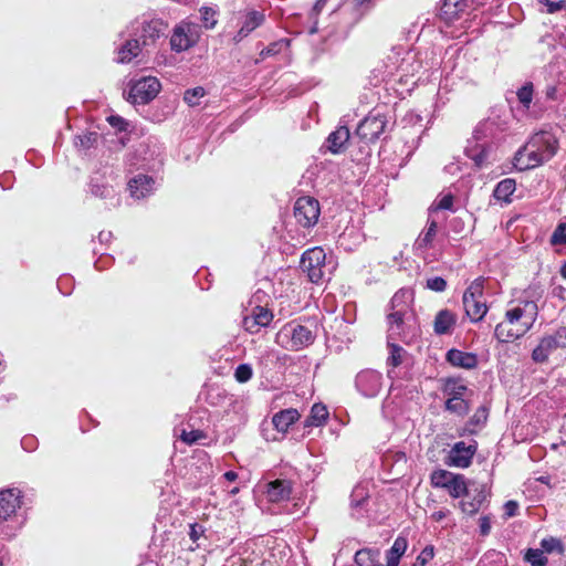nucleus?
Listing matches in <instances>:
<instances>
[{"label":"nucleus","instance_id":"nucleus-1","mask_svg":"<svg viewBox=\"0 0 566 566\" xmlns=\"http://www.w3.org/2000/svg\"><path fill=\"white\" fill-rule=\"evenodd\" d=\"M543 291L537 285L528 286L517 303L505 313V319L494 329L495 338L501 343H511L524 336L535 324L538 316L537 301Z\"/></svg>","mask_w":566,"mask_h":566},{"label":"nucleus","instance_id":"nucleus-2","mask_svg":"<svg viewBox=\"0 0 566 566\" xmlns=\"http://www.w3.org/2000/svg\"><path fill=\"white\" fill-rule=\"evenodd\" d=\"M410 298L411 293L408 290H399L394 294L387 315L388 339H400L409 344L417 336L418 328Z\"/></svg>","mask_w":566,"mask_h":566},{"label":"nucleus","instance_id":"nucleus-3","mask_svg":"<svg viewBox=\"0 0 566 566\" xmlns=\"http://www.w3.org/2000/svg\"><path fill=\"white\" fill-rule=\"evenodd\" d=\"M505 128L506 123L500 117H488L475 127L464 151L476 167L482 168L489 164L494 142Z\"/></svg>","mask_w":566,"mask_h":566},{"label":"nucleus","instance_id":"nucleus-4","mask_svg":"<svg viewBox=\"0 0 566 566\" xmlns=\"http://www.w3.org/2000/svg\"><path fill=\"white\" fill-rule=\"evenodd\" d=\"M558 140L548 130L535 133L528 142L521 147L513 159V165L518 170H527L551 160L557 153Z\"/></svg>","mask_w":566,"mask_h":566},{"label":"nucleus","instance_id":"nucleus-5","mask_svg":"<svg viewBox=\"0 0 566 566\" xmlns=\"http://www.w3.org/2000/svg\"><path fill=\"white\" fill-rule=\"evenodd\" d=\"M166 29L167 23L161 19L137 18L124 31L119 32L118 36L124 38L126 33L128 36H136L143 48L148 49L156 45L157 41L165 34Z\"/></svg>","mask_w":566,"mask_h":566},{"label":"nucleus","instance_id":"nucleus-6","mask_svg":"<svg viewBox=\"0 0 566 566\" xmlns=\"http://www.w3.org/2000/svg\"><path fill=\"white\" fill-rule=\"evenodd\" d=\"M390 117L381 108H374L358 124L356 135L365 144L378 140L390 127Z\"/></svg>","mask_w":566,"mask_h":566},{"label":"nucleus","instance_id":"nucleus-7","mask_svg":"<svg viewBox=\"0 0 566 566\" xmlns=\"http://www.w3.org/2000/svg\"><path fill=\"white\" fill-rule=\"evenodd\" d=\"M315 339L314 332L304 325L291 322L276 334V343L289 350H300Z\"/></svg>","mask_w":566,"mask_h":566},{"label":"nucleus","instance_id":"nucleus-8","mask_svg":"<svg viewBox=\"0 0 566 566\" xmlns=\"http://www.w3.org/2000/svg\"><path fill=\"white\" fill-rule=\"evenodd\" d=\"M483 282L482 277L475 279L463 293V307L472 323L480 322L488 313V306L483 301Z\"/></svg>","mask_w":566,"mask_h":566},{"label":"nucleus","instance_id":"nucleus-9","mask_svg":"<svg viewBox=\"0 0 566 566\" xmlns=\"http://www.w3.org/2000/svg\"><path fill=\"white\" fill-rule=\"evenodd\" d=\"M326 254L321 247L306 250L300 261L301 270L306 273L312 283L318 284L326 274Z\"/></svg>","mask_w":566,"mask_h":566},{"label":"nucleus","instance_id":"nucleus-10","mask_svg":"<svg viewBox=\"0 0 566 566\" xmlns=\"http://www.w3.org/2000/svg\"><path fill=\"white\" fill-rule=\"evenodd\" d=\"M430 478L431 484L434 488L447 489L450 496L453 499L471 495V490L467 485L464 476L461 474L440 469L433 471Z\"/></svg>","mask_w":566,"mask_h":566},{"label":"nucleus","instance_id":"nucleus-11","mask_svg":"<svg viewBox=\"0 0 566 566\" xmlns=\"http://www.w3.org/2000/svg\"><path fill=\"white\" fill-rule=\"evenodd\" d=\"M199 35V27L197 24L181 21L172 29L169 40L170 49L177 53L187 51L197 44Z\"/></svg>","mask_w":566,"mask_h":566},{"label":"nucleus","instance_id":"nucleus-12","mask_svg":"<svg viewBox=\"0 0 566 566\" xmlns=\"http://www.w3.org/2000/svg\"><path fill=\"white\" fill-rule=\"evenodd\" d=\"M160 91V83L156 77L146 76L136 81L129 88L128 101L135 105H144L153 101Z\"/></svg>","mask_w":566,"mask_h":566},{"label":"nucleus","instance_id":"nucleus-13","mask_svg":"<svg viewBox=\"0 0 566 566\" xmlns=\"http://www.w3.org/2000/svg\"><path fill=\"white\" fill-rule=\"evenodd\" d=\"M319 202L313 197H301L294 205V218L296 222L306 229L314 227L319 218Z\"/></svg>","mask_w":566,"mask_h":566},{"label":"nucleus","instance_id":"nucleus-14","mask_svg":"<svg viewBox=\"0 0 566 566\" xmlns=\"http://www.w3.org/2000/svg\"><path fill=\"white\" fill-rule=\"evenodd\" d=\"M382 386L384 377L375 369L360 370L355 377V388L365 398H375Z\"/></svg>","mask_w":566,"mask_h":566},{"label":"nucleus","instance_id":"nucleus-15","mask_svg":"<svg viewBox=\"0 0 566 566\" xmlns=\"http://www.w3.org/2000/svg\"><path fill=\"white\" fill-rule=\"evenodd\" d=\"M157 180L149 175L138 172L127 181V190L134 200H144L153 196L157 189Z\"/></svg>","mask_w":566,"mask_h":566},{"label":"nucleus","instance_id":"nucleus-16","mask_svg":"<svg viewBox=\"0 0 566 566\" xmlns=\"http://www.w3.org/2000/svg\"><path fill=\"white\" fill-rule=\"evenodd\" d=\"M516 97L518 101L517 114L521 116L537 119L542 115V109L537 107V102L533 103L534 85L532 82H525L517 91Z\"/></svg>","mask_w":566,"mask_h":566},{"label":"nucleus","instance_id":"nucleus-17","mask_svg":"<svg viewBox=\"0 0 566 566\" xmlns=\"http://www.w3.org/2000/svg\"><path fill=\"white\" fill-rule=\"evenodd\" d=\"M422 69L423 73L429 71L428 67H423L422 61L418 57L417 54L407 52L397 67L399 82L407 84L409 78L417 76V78L412 81V84H416L418 81L422 80V74H420Z\"/></svg>","mask_w":566,"mask_h":566},{"label":"nucleus","instance_id":"nucleus-18","mask_svg":"<svg viewBox=\"0 0 566 566\" xmlns=\"http://www.w3.org/2000/svg\"><path fill=\"white\" fill-rule=\"evenodd\" d=\"M273 321V313L261 305H255L242 321L243 328L250 334H256L262 327H268Z\"/></svg>","mask_w":566,"mask_h":566},{"label":"nucleus","instance_id":"nucleus-19","mask_svg":"<svg viewBox=\"0 0 566 566\" xmlns=\"http://www.w3.org/2000/svg\"><path fill=\"white\" fill-rule=\"evenodd\" d=\"M476 450V441L472 440L470 443L459 441L454 443L449 452V463L457 468H468Z\"/></svg>","mask_w":566,"mask_h":566},{"label":"nucleus","instance_id":"nucleus-20","mask_svg":"<svg viewBox=\"0 0 566 566\" xmlns=\"http://www.w3.org/2000/svg\"><path fill=\"white\" fill-rule=\"evenodd\" d=\"M293 482L289 479H275L265 484L264 494L269 502L283 503L291 499Z\"/></svg>","mask_w":566,"mask_h":566},{"label":"nucleus","instance_id":"nucleus-21","mask_svg":"<svg viewBox=\"0 0 566 566\" xmlns=\"http://www.w3.org/2000/svg\"><path fill=\"white\" fill-rule=\"evenodd\" d=\"M265 21V14L259 10H248L242 18L241 27L233 36L235 43L241 42Z\"/></svg>","mask_w":566,"mask_h":566},{"label":"nucleus","instance_id":"nucleus-22","mask_svg":"<svg viewBox=\"0 0 566 566\" xmlns=\"http://www.w3.org/2000/svg\"><path fill=\"white\" fill-rule=\"evenodd\" d=\"M21 491L18 489H6L0 491V520L10 518L21 505Z\"/></svg>","mask_w":566,"mask_h":566},{"label":"nucleus","instance_id":"nucleus-23","mask_svg":"<svg viewBox=\"0 0 566 566\" xmlns=\"http://www.w3.org/2000/svg\"><path fill=\"white\" fill-rule=\"evenodd\" d=\"M125 41L117 50L116 62L126 64L137 57L143 50V45L136 36H128L127 33L123 38Z\"/></svg>","mask_w":566,"mask_h":566},{"label":"nucleus","instance_id":"nucleus-24","mask_svg":"<svg viewBox=\"0 0 566 566\" xmlns=\"http://www.w3.org/2000/svg\"><path fill=\"white\" fill-rule=\"evenodd\" d=\"M471 490V495L460 502V509L468 515H474L486 500V492L483 486L476 485Z\"/></svg>","mask_w":566,"mask_h":566},{"label":"nucleus","instance_id":"nucleus-25","mask_svg":"<svg viewBox=\"0 0 566 566\" xmlns=\"http://www.w3.org/2000/svg\"><path fill=\"white\" fill-rule=\"evenodd\" d=\"M457 315L450 310H441L437 313L433 321V331L437 335H449L453 332L457 324Z\"/></svg>","mask_w":566,"mask_h":566},{"label":"nucleus","instance_id":"nucleus-26","mask_svg":"<svg viewBox=\"0 0 566 566\" xmlns=\"http://www.w3.org/2000/svg\"><path fill=\"white\" fill-rule=\"evenodd\" d=\"M560 344L551 336L546 335L539 339L538 345L532 352V359L537 364L547 361L549 355L559 348Z\"/></svg>","mask_w":566,"mask_h":566},{"label":"nucleus","instance_id":"nucleus-27","mask_svg":"<svg viewBox=\"0 0 566 566\" xmlns=\"http://www.w3.org/2000/svg\"><path fill=\"white\" fill-rule=\"evenodd\" d=\"M467 7V0H443L440 7V18L447 23H451L465 11Z\"/></svg>","mask_w":566,"mask_h":566},{"label":"nucleus","instance_id":"nucleus-28","mask_svg":"<svg viewBox=\"0 0 566 566\" xmlns=\"http://www.w3.org/2000/svg\"><path fill=\"white\" fill-rule=\"evenodd\" d=\"M447 360L455 367L465 369L475 368L478 365V357L473 353L462 352L460 349L452 348L447 353Z\"/></svg>","mask_w":566,"mask_h":566},{"label":"nucleus","instance_id":"nucleus-29","mask_svg":"<svg viewBox=\"0 0 566 566\" xmlns=\"http://www.w3.org/2000/svg\"><path fill=\"white\" fill-rule=\"evenodd\" d=\"M350 137L349 129L346 126H339L326 138L325 146L333 154H339Z\"/></svg>","mask_w":566,"mask_h":566},{"label":"nucleus","instance_id":"nucleus-30","mask_svg":"<svg viewBox=\"0 0 566 566\" xmlns=\"http://www.w3.org/2000/svg\"><path fill=\"white\" fill-rule=\"evenodd\" d=\"M369 494L367 488L364 484H357L350 494V507L353 510V516L359 518L363 516L365 505L368 501Z\"/></svg>","mask_w":566,"mask_h":566},{"label":"nucleus","instance_id":"nucleus-31","mask_svg":"<svg viewBox=\"0 0 566 566\" xmlns=\"http://www.w3.org/2000/svg\"><path fill=\"white\" fill-rule=\"evenodd\" d=\"M300 418L296 409L290 408L276 412L272 418V423L279 432H286Z\"/></svg>","mask_w":566,"mask_h":566},{"label":"nucleus","instance_id":"nucleus-32","mask_svg":"<svg viewBox=\"0 0 566 566\" xmlns=\"http://www.w3.org/2000/svg\"><path fill=\"white\" fill-rule=\"evenodd\" d=\"M90 191L94 197L101 199H107L115 196L114 188L97 175L91 177Z\"/></svg>","mask_w":566,"mask_h":566},{"label":"nucleus","instance_id":"nucleus-33","mask_svg":"<svg viewBox=\"0 0 566 566\" xmlns=\"http://www.w3.org/2000/svg\"><path fill=\"white\" fill-rule=\"evenodd\" d=\"M408 547V541L403 536H398L390 549L386 554V566H398L401 556L405 554Z\"/></svg>","mask_w":566,"mask_h":566},{"label":"nucleus","instance_id":"nucleus-34","mask_svg":"<svg viewBox=\"0 0 566 566\" xmlns=\"http://www.w3.org/2000/svg\"><path fill=\"white\" fill-rule=\"evenodd\" d=\"M469 389L465 384L455 378H448L442 386V392L447 398L467 397Z\"/></svg>","mask_w":566,"mask_h":566},{"label":"nucleus","instance_id":"nucleus-35","mask_svg":"<svg viewBox=\"0 0 566 566\" xmlns=\"http://www.w3.org/2000/svg\"><path fill=\"white\" fill-rule=\"evenodd\" d=\"M438 223L434 220H429L426 229L419 234L415 242L417 250H427L431 248L432 241L437 235Z\"/></svg>","mask_w":566,"mask_h":566},{"label":"nucleus","instance_id":"nucleus-36","mask_svg":"<svg viewBox=\"0 0 566 566\" xmlns=\"http://www.w3.org/2000/svg\"><path fill=\"white\" fill-rule=\"evenodd\" d=\"M515 189H516L515 180L511 179V178H506V179L501 180L496 185V187L493 191V196L496 200L510 202L511 196L514 193Z\"/></svg>","mask_w":566,"mask_h":566},{"label":"nucleus","instance_id":"nucleus-37","mask_svg":"<svg viewBox=\"0 0 566 566\" xmlns=\"http://www.w3.org/2000/svg\"><path fill=\"white\" fill-rule=\"evenodd\" d=\"M328 419V410L322 403H315L312 409L310 416L305 420L306 427H319L323 426Z\"/></svg>","mask_w":566,"mask_h":566},{"label":"nucleus","instance_id":"nucleus-38","mask_svg":"<svg viewBox=\"0 0 566 566\" xmlns=\"http://www.w3.org/2000/svg\"><path fill=\"white\" fill-rule=\"evenodd\" d=\"M444 409L458 417H464L470 410V405L467 397L447 398L444 402Z\"/></svg>","mask_w":566,"mask_h":566},{"label":"nucleus","instance_id":"nucleus-39","mask_svg":"<svg viewBox=\"0 0 566 566\" xmlns=\"http://www.w3.org/2000/svg\"><path fill=\"white\" fill-rule=\"evenodd\" d=\"M354 560L357 566H376L380 564L378 560V552L369 548L357 551Z\"/></svg>","mask_w":566,"mask_h":566},{"label":"nucleus","instance_id":"nucleus-40","mask_svg":"<svg viewBox=\"0 0 566 566\" xmlns=\"http://www.w3.org/2000/svg\"><path fill=\"white\" fill-rule=\"evenodd\" d=\"M395 339H388L389 356L387 358L388 366L397 367L402 363V358L406 355V350L394 343Z\"/></svg>","mask_w":566,"mask_h":566},{"label":"nucleus","instance_id":"nucleus-41","mask_svg":"<svg viewBox=\"0 0 566 566\" xmlns=\"http://www.w3.org/2000/svg\"><path fill=\"white\" fill-rule=\"evenodd\" d=\"M199 13H200V19H201L202 25L207 30H211V29H213L217 25V23H218V20H217L218 11H217V9H214L212 7H208V6H202L199 9Z\"/></svg>","mask_w":566,"mask_h":566},{"label":"nucleus","instance_id":"nucleus-42","mask_svg":"<svg viewBox=\"0 0 566 566\" xmlns=\"http://www.w3.org/2000/svg\"><path fill=\"white\" fill-rule=\"evenodd\" d=\"M524 560L531 566H546L548 562L547 557L543 554V549L539 548L526 549Z\"/></svg>","mask_w":566,"mask_h":566},{"label":"nucleus","instance_id":"nucleus-43","mask_svg":"<svg viewBox=\"0 0 566 566\" xmlns=\"http://www.w3.org/2000/svg\"><path fill=\"white\" fill-rule=\"evenodd\" d=\"M98 137L99 135L96 132H87L83 135L75 136L74 145L81 149H90L96 144Z\"/></svg>","mask_w":566,"mask_h":566},{"label":"nucleus","instance_id":"nucleus-44","mask_svg":"<svg viewBox=\"0 0 566 566\" xmlns=\"http://www.w3.org/2000/svg\"><path fill=\"white\" fill-rule=\"evenodd\" d=\"M541 548L543 549V554H552L557 552L558 554H563L564 546L560 539L556 537H545L539 543Z\"/></svg>","mask_w":566,"mask_h":566},{"label":"nucleus","instance_id":"nucleus-45","mask_svg":"<svg viewBox=\"0 0 566 566\" xmlns=\"http://www.w3.org/2000/svg\"><path fill=\"white\" fill-rule=\"evenodd\" d=\"M327 0H316L315 4L313 6L312 10L308 14V20L311 21V27L308 32L311 34H314L318 31V15L323 8L325 7Z\"/></svg>","mask_w":566,"mask_h":566},{"label":"nucleus","instance_id":"nucleus-46","mask_svg":"<svg viewBox=\"0 0 566 566\" xmlns=\"http://www.w3.org/2000/svg\"><path fill=\"white\" fill-rule=\"evenodd\" d=\"M206 95V91L201 86H197L193 88H189L184 94V101L189 106L193 107L199 105L200 98H202Z\"/></svg>","mask_w":566,"mask_h":566},{"label":"nucleus","instance_id":"nucleus-47","mask_svg":"<svg viewBox=\"0 0 566 566\" xmlns=\"http://www.w3.org/2000/svg\"><path fill=\"white\" fill-rule=\"evenodd\" d=\"M289 44H290L289 40H280V41L273 42L269 46L264 48L260 52V55L263 59L266 56H274V55L281 53L284 49H286L289 46Z\"/></svg>","mask_w":566,"mask_h":566},{"label":"nucleus","instance_id":"nucleus-48","mask_svg":"<svg viewBox=\"0 0 566 566\" xmlns=\"http://www.w3.org/2000/svg\"><path fill=\"white\" fill-rule=\"evenodd\" d=\"M252 375L253 370L249 364H240L234 371V378L240 384L249 381Z\"/></svg>","mask_w":566,"mask_h":566},{"label":"nucleus","instance_id":"nucleus-49","mask_svg":"<svg viewBox=\"0 0 566 566\" xmlns=\"http://www.w3.org/2000/svg\"><path fill=\"white\" fill-rule=\"evenodd\" d=\"M180 438L185 443L191 446L193 443L199 442L201 439L206 438V434L201 430H184Z\"/></svg>","mask_w":566,"mask_h":566},{"label":"nucleus","instance_id":"nucleus-50","mask_svg":"<svg viewBox=\"0 0 566 566\" xmlns=\"http://www.w3.org/2000/svg\"><path fill=\"white\" fill-rule=\"evenodd\" d=\"M426 287L434 292H443L447 289V281L441 276L429 277Z\"/></svg>","mask_w":566,"mask_h":566},{"label":"nucleus","instance_id":"nucleus-51","mask_svg":"<svg viewBox=\"0 0 566 566\" xmlns=\"http://www.w3.org/2000/svg\"><path fill=\"white\" fill-rule=\"evenodd\" d=\"M552 244H566V223H559L551 237Z\"/></svg>","mask_w":566,"mask_h":566},{"label":"nucleus","instance_id":"nucleus-52","mask_svg":"<svg viewBox=\"0 0 566 566\" xmlns=\"http://www.w3.org/2000/svg\"><path fill=\"white\" fill-rule=\"evenodd\" d=\"M434 210H453V196L452 193L443 195L434 206Z\"/></svg>","mask_w":566,"mask_h":566},{"label":"nucleus","instance_id":"nucleus-53","mask_svg":"<svg viewBox=\"0 0 566 566\" xmlns=\"http://www.w3.org/2000/svg\"><path fill=\"white\" fill-rule=\"evenodd\" d=\"M488 419V409L485 407H480L470 419V423L479 426L485 423Z\"/></svg>","mask_w":566,"mask_h":566},{"label":"nucleus","instance_id":"nucleus-54","mask_svg":"<svg viewBox=\"0 0 566 566\" xmlns=\"http://www.w3.org/2000/svg\"><path fill=\"white\" fill-rule=\"evenodd\" d=\"M433 557H434V548H433V546L429 545V546H426L421 551V553L418 556L417 560L423 566L428 562H430Z\"/></svg>","mask_w":566,"mask_h":566},{"label":"nucleus","instance_id":"nucleus-55","mask_svg":"<svg viewBox=\"0 0 566 566\" xmlns=\"http://www.w3.org/2000/svg\"><path fill=\"white\" fill-rule=\"evenodd\" d=\"M541 2L546 6L548 13H555L560 11L565 7L564 0L552 1V0H541Z\"/></svg>","mask_w":566,"mask_h":566},{"label":"nucleus","instance_id":"nucleus-56","mask_svg":"<svg viewBox=\"0 0 566 566\" xmlns=\"http://www.w3.org/2000/svg\"><path fill=\"white\" fill-rule=\"evenodd\" d=\"M21 447L25 451L32 452L38 447V440L33 436L23 437L21 440Z\"/></svg>","mask_w":566,"mask_h":566},{"label":"nucleus","instance_id":"nucleus-57","mask_svg":"<svg viewBox=\"0 0 566 566\" xmlns=\"http://www.w3.org/2000/svg\"><path fill=\"white\" fill-rule=\"evenodd\" d=\"M551 336L556 340V343L560 344L559 348L566 347V326L559 327Z\"/></svg>","mask_w":566,"mask_h":566},{"label":"nucleus","instance_id":"nucleus-58","mask_svg":"<svg viewBox=\"0 0 566 566\" xmlns=\"http://www.w3.org/2000/svg\"><path fill=\"white\" fill-rule=\"evenodd\" d=\"M518 511V503L516 501H507L504 504V513L506 517H513L517 514Z\"/></svg>","mask_w":566,"mask_h":566},{"label":"nucleus","instance_id":"nucleus-59","mask_svg":"<svg viewBox=\"0 0 566 566\" xmlns=\"http://www.w3.org/2000/svg\"><path fill=\"white\" fill-rule=\"evenodd\" d=\"M480 533L483 536H486L491 531V521L488 516H482L480 518Z\"/></svg>","mask_w":566,"mask_h":566},{"label":"nucleus","instance_id":"nucleus-60","mask_svg":"<svg viewBox=\"0 0 566 566\" xmlns=\"http://www.w3.org/2000/svg\"><path fill=\"white\" fill-rule=\"evenodd\" d=\"M108 123H109L113 127H115V128H117V129H119V130L125 129V125H126V123L124 122V119H123L120 116H114V115L109 116V117H108Z\"/></svg>","mask_w":566,"mask_h":566},{"label":"nucleus","instance_id":"nucleus-61","mask_svg":"<svg viewBox=\"0 0 566 566\" xmlns=\"http://www.w3.org/2000/svg\"><path fill=\"white\" fill-rule=\"evenodd\" d=\"M448 513H449L448 510H439L431 514V518L436 522H440L447 517Z\"/></svg>","mask_w":566,"mask_h":566},{"label":"nucleus","instance_id":"nucleus-62","mask_svg":"<svg viewBox=\"0 0 566 566\" xmlns=\"http://www.w3.org/2000/svg\"><path fill=\"white\" fill-rule=\"evenodd\" d=\"M223 478L229 481V482H233L238 479V474L237 472L234 471H227L224 474H223Z\"/></svg>","mask_w":566,"mask_h":566},{"label":"nucleus","instance_id":"nucleus-63","mask_svg":"<svg viewBox=\"0 0 566 566\" xmlns=\"http://www.w3.org/2000/svg\"><path fill=\"white\" fill-rule=\"evenodd\" d=\"M556 87L555 86H548L546 88V97L549 99H555L556 97Z\"/></svg>","mask_w":566,"mask_h":566},{"label":"nucleus","instance_id":"nucleus-64","mask_svg":"<svg viewBox=\"0 0 566 566\" xmlns=\"http://www.w3.org/2000/svg\"><path fill=\"white\" fill-rule=\"evenodd\" d=\"M111 237H112V233H111V232L101 231V232H99V234H98V240H99L101 242H105V241H107Z\"/></svg>","mask_w":566,"mask_h":566}]
</instances>
